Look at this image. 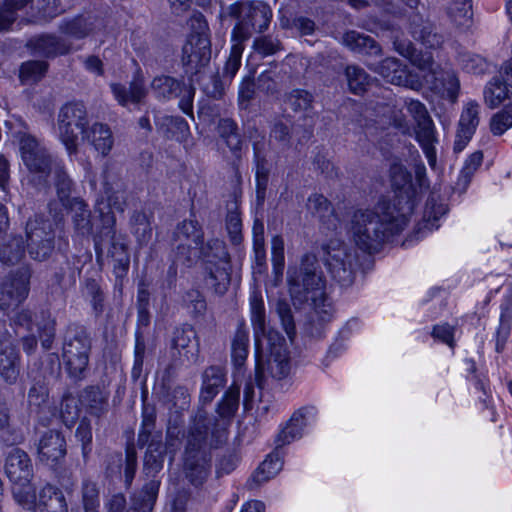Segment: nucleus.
Listing matches in <instances>:
<instances>
[{
	"label": "nucleus",
	"instance_id": "obj_1",
	"mask_svg": "<svg viewBox=\"0 0 512 512\" xmlns=\"http://www.w3.org/2000/svg\"><path fill=\"white\" fill-rule=\"evenodd\" d=\"M288 284L294 302L309 303L312 307L307 331L319 337L323 325L332 319L334 308L326 294V280L315 255L305 254L299 268L288 271Z\"/></svg>",
	"mask_w": 512,
	"mask_h": 512
},
{
	"label": "nucleus",
	"instance_id": "obj_61",
	"mask_svg": "<svg viewBox=\"0 0 512 512\" xmlns=\"http://www.w3.org/2000/svg\"><path fill=\"white\" fill-rule=\"evenodd\" d=\"M345 75L352 93L362 94L366 90L369 76L364 69L354 65L347 66Z\"/></svg>",
	"mask_w": 512,
	"mask_h": 512
},
{
	"label": "nucleus",
	"instance_id": "obj_17",
	"mask_svg": "<svg viewBox=\"0 0 512 512\" xmlns=\"http://www.w3.org/2000/svg\"><path fill=\"white\" fill-rule=\"evenodd\" d=\"M408 112L416 122V139L423 149L432 169L436 168L437 157L434 143L437 141L435 136V127L428 111L423 103L418 100H410L407 103Z\"/></svg>",
	"mask_w": 512,
	"mask_h": 512
},
{
	"label": "nucleus",
	"instance_id": "obj_64",
	"mask_svg": "<svg viewBox=\"0 0 512 512\" xmlns=\"http://www.w3.org/2000/svg\"><path fill=\"white\" fill-rule=\"evenodd\" d=\"M252 48L262 57L271 56L283 50L281 41L272 35L256 37L253 41Z\"/></svg>",
	"mask_w": 512,
	"mask_h": 512
},
{
	"label": "nucleus",
	"instance_id": "obj_42",
	"mask_svg": "<svg viewBox=\"0 0 512 512\" xmlns=\"http://www.w3.org/2000/svg\"><path fill=\"white\" fill-rule=\"evenodd\" d=\"M172 243H195L202 245L203 231L195 220H184L179 223L173 232Z\"/></svg>",
	"mask_w": 512,
	"mask_h": 512
},
{
	"label": "nucleus",
	"instance_id": "obj_32",
	"mask_svg": "<svg viewBox=\"0 0 512 512\" xmlns=\"http://www.w3.org/2000/svg\"><path fill=\"white\" fill-rule=\"evenodd\" d=\"M239 398L240 387L232 385L217 404L216 412L220 420L207 414L208 418L215 420L220 426L225 427L226 435L228 434L227 427L238 410Z\"/></svg>",
	"mask_w": 512,
	"mask_h": 512
},
{
	"label": "nucleus",
	"instance_id": "obj_55",
	"mask_svg": "<svg viewBox=\"0 0 512 512\" xmlns=\"http://www.w3.org/2000/svg\"><path fill=\"white\" fill-rule=\"evenodd\" d=\"M13 484L12 494L14 500L24 509L29 511H36L37 496L29 482H19Z\"/></svg>",
	"mask_w": 512,
	"mask_h": 512
},
{
	"label": "nucleus",
	"instance_id": "obj_12",
	"mask_svg": "<svg viewBox=\"0 0 512 512\" xmlns=\"http://www.w3.org/2000/svg\"><path fill=\"white\" fill-rule=\"evenodd\" d=\"M324 262L332 278L342 287H349L355 280L357 254L348 244L330 240L323 247Z\"/></svg>",
	"mask_w": 512,
	"mask_h": 512
},
{
	"label": "nucleus",
	"instance_id": "obj_9",
	"mask_svg": "<svg viewBox=\"0 0 512 512\" xmlns=\"http://www.w3.org/2000/svg\"><path fill=\"white\" fill-rule=\"evenodd\" d=\"M410 61L423 72L424 81L432 91L452 102L456 101L460 84L452 69L435 63L430 53L415 51Z\"/></svg>",
	"mask_w": 512,
	"mask_h": 512
},
{
	"label": "nucleus",
	"instance_id": "obj_16",
	"mask_svg": "<svg viewBox=\"0 0 512 512\" xmlns=\"http://www.w3.org/2000/svg\"><path fill=\"white\" fill-rule=\"evenodd\" d=\"M151 90L158 100L168 101L180 98L179 108L186 115H193L195 88L192 83L186 84L181 79L169 75H159L152 80Z\"/></svg>",
	"mask_w": 512,
	"mask_h": 512
},
{
	"label": "nucleus",
	"instance_id": "obj_63",
	"mask_svg": "<svg viewBox=\"0 0 512 512\" xmlns=\"http://www.w3.org/2000/svg\"><path fill=\"white\" fill-rule=\"evenodd\" d=\"M458 62L467 73L483 74L487 70L486 60L482 56L471 52H460Z\"/></svg>",
	"mask_w": 512,
	"mask_h": 512
},
{
	"label": "nucleus",
	"instance_id": "obj_51",
	"mask_svg": "<svg viewBox=\"0 0 512 512\" xmlns=\"http://www.w3.org/2000/svg\"><path fill=\"white\" fill-rule=\"evenodd\" d=\"M156 423V410L153 406L144 405L142 411V423L138 434V445L145 446L153 437L161 436L153 435Z\"/></svg>",
	"mask_w": 512,
	"mask_h": 512
},
{
	"label": "nucleus",
	"instance_id": "obj_33",
	"mask_svg": "<svg viewBox=\"0 0 512 512\" xmlns=\"http://www.w3.org/2000/svg\"><path fill=\"white\" fill-rule=\"evenodd\" d=\"M104 197L97 199L95 203V212L99 214L101 226H104L105 217L111 215L115 218L113 210L124 212L126 207L125 187L114 188L111 191H104Z\"/></svg>",
	"mask_w": 512,
	"mask_h": 512
},
{
	"label": "nucleus",
	"instance_id": "obj_27",
	"mask_svg": "<svg viewBox=\"0 0 512 512\" xmlns=\"http://www.w3.org/2000/svg\"><path fill=\"white\" fill-rule=\"evenodd\" d=\"M18 375L19 353L10 339H0V376L8 384H13Z\"/></svg>",
	"mask_w": 512,
	"mask_h": 512
},
{
	"label": "nucleus",
	"instance_id": "obj_34",
	"mask_svg": "<svg viewBox=\"0 0 512 512\" xmlns=\"http://www.w3.org/2000/svg\"><path fill=\"white\" fill-rule=\"evenodd\" d=\"M82 139L92 145L102 156H107L110 153L114 143L109 126L99 122H95L88 127Z\"/></svg>",
	"mask_w": 512,
	"mask_h": 512
},
{
	"label": "nucleus",
	"instance_id": "obj_25",
	"mask_svg": "<svg viewBox=\"0 0 512 512\" xmlns=\"http://www.w3.org/2000/svg\"><path fill=\"white\" fill-rule=\"evenodd\" d=\"M367 66L391 84L405 86L409 82V72L406 65H403L396 58L387 57L377 63L369 62Z\"/></svg>",
	"mask_w": 512,
	"mask_h": 512
},
{
	"label": "nucleus",
	"instance_id": "obj_49",
	"mask_svg": "<svg viewBox=\"0 0 512 512\" xmlns=\"http://www.w3.org/2000/svg\"><path fill=\"white\" fill-rule=\"evenodd\" d=\"M175 250L174 262L191 267L201 256V246L195 243H172Z\"/></svg>",
	"mask_w": 512,
	"mask_h": 512
},
{
	"label": "nucleus",
	"instance_id": "obj_5",
	"mask_svg": "<svg viewBox=\"0 0 512 512\" xmlns=\"http://www.w3.org/2000/svg\"><path fill=\"white\" fill-rule=\"evenodd\" d=\"M200 259L204 265L206 286L218 295H224L231 282V257L224 241L210 239L202 242Z\"/></svg>",
	"mask_w": 512,
	"mask_h": 512
},
{
	"label": "nucleus",
	"instance_id": "obj_40",
	"mask_svg": "<svg viewBox=\"0 0 512 512\" xmlns=\"http://www.w3.org/2000/svg\"><path fill=\"white\" fill-rule=\"evenodd\" d=\"M249 333L244 323H240L231 342V358L235 367L241 368L248 356Z\"/></svg>",
	"mask_w": 512,
	"mask_h": 512
},
{
	"label": "nucleus",
	"instance_id": "obj_53",
	"mask_svg": "<svg viewBox=\"0 0 512 512\" xmlns=\"http://www.w3.org/2000/svg\"><path fill=\"white\" fill-rule=\"evenodd\" d=\"M48 69L45 61L31 60L20 66L19 78L23 84H32L40 81Z\"/></svg>",
	"mask_w": 512,
	"mask_h": 512
},
{
	"label": "nucleus",
	"instance_id": "obj_35",
	"mask_svg": "<svg viewBox=\"0 0 512 512\" xmlns=\"http://www.w3.org/2000/svg\"><path fill=\"white\" fill-rule=\"evenodd\" d=\"M315 411L314 407H303L293 413L288 425L278 434V446L289 444L302 437V432L307 425L306 416Z\"/></svg>",
	"mask_w": 512,
	"mask_h": 512
},
{
	"label": "nucleus",
	"instance_id": "obj_38",
	"mask_svg": "<svg viewBox=\"0 0 512 512\" xmlns=\"http://www.w3.org/2000/svg\"><path fill=\"white\" fill-rule=\"evenodd\" d=\"M193 340H196V332L191 326L177 328L173 334L172 346L179 353L183 350L188 361H195L199 349L198 343H193Z\"/></svg>",
	"mask_w": 512,
	"mask_h": 512
},
{
	"label": "nucleus",
	"instance_id": "obj_46",
	"mask_svg": "<svg viewBox=\"0 0 512 512\" xmlns=\"http://www.w3.org/2000/svg\"><path fill=\"white\" fill-rule=\"evenodd\" d=\"M447 212V205L438 202L435 195H430L426 201L425 210L423 214V227L430 231H432L433 229H437L439 227L437 221Z\"/></svg>",
	"mask_w": 512,
	"mask_h": 512
},
{
	"label": "nucleus",
	"instance_id": "obj_54",
	"mask_svg": "<svg viewBox=\"0 0 512 512\" xmlns=\"http://www.w3.org/2000/svg\"><path fill=\"white\" fill-rule=\"evenodd\" d=\"M72 209L74 211L73 223L75 229L82 235L89 234L92 231V223L88 205L81 199H74Z\"/></svg>",
	"mask_w": 512,
	"mask_h": 512
},
{
	"label": "nucleus",
	"instance_id": "obj_62",
	"mask_svg": "<svg viewBox=\"0 0 512 512\" xmlns=\"http://www.w3.org/2000/svg\"><path fill=\"white\" fill-rule=\"evenodd\" d=\"M270 145H277L281 149H287L291 145V127L288 122L276 121L270 131Z\"/></svg>",
	"mask_w": 512,
	"mask_h": 512
},
{
	"label": "nucleus",
	"instance_id": "obj_41",
	"mask_svg": "<svg viewBox=\"0 0 512 512\" xmlns=\"http://www.w3.org/2000/svg\"><path fill=\"white\" fill-rule=\"evenodd\" d=\"M52 179L53 184L56 188L57 196L62 204H66L69 201L74 182L68 175L64 164L60 161L54 165V168L50 172L49 179Z\"/></svg>",
	"mask_w": 512,
	"mask_h": 512
},
{
	"label": "nucleus",
	"instance_id": "obj_29",
	"mask_svg": "<svg viewBox=\"0 0 512 512\" xmlns=\"http://www.w3.org/2000/svg\"><path fill=\"white\" fill-rule=\"evenodd\" d=\"M226 375L220 366H209L202 373V385L199 400L203 404L212 402L220 389L224 387Z\"/></svg>",
	"mask_w": 512,
	"mask_h": 512
},
{
	"label": "nucleus",
	"instance_id": "obj_44",
	"mask_svg": "<svg viewBox=\"0 0 512 512\" xmlns=\"http://www.w3.org/2000/svg\"><path fill=\"white\" fill-rule=\"evenodd\" d=\"M250 312L255 341L258 344L260 336L266 331V313L262 296L256 291L250 296Z\"/></svg>",
	"mask_w": 512,
	"mask_h": 512
},
{
	"label": "nucleus",
	"instance_id": "obj_21",
	"mask_svg": "<svg viewBox=\"0 0 512 512\" xmlns=\"http://www.w3.org/2000/svg\"><path fill=\"white\" fill-rule=\"evenodd\" d=\"M39 460L47 465H53L66 454V441L57 430L46 431L40 438L38 447Z\"/></svg>",
	"mask_w": 512,
	"mask_h": 512
},
{
	"label": "nucleus",
	"instance_id": "obj_14",
	"mask_svg": "<svg viewBox=\"0 0 512 512\" xmlns=\"http://www.w3.org/2000/svg\"><path fill=\"white\" fill-rule=\"evenodd\" d=\"M144 456L143 473L149 479L139 492L143 496L144 511L153 509L157 500L161 480L158 474L163 469L167 449L162 443L161 436L153 437Z\"/></svg>",
	"mask_w": 512,
	"mask_h": 512
},
{
	"label": "nucleus",
	"instance_id": "obj_59",
	"mask_svg": "<svg viewBox=\"0 0 512 512\" xmlns=\"http://www.w3.org/2000/svg\"><path fill=\"white\" fill-rule=\"evenodd\" d=\"M132 233L139 243H147L152 235V228L144 212L135 211L130 220Z\"/></svg>",
	"mask_w": 512,
	"mask_h": 512
},
{
	"label": "nucleus",
	"instance_id": "obj_26",
	"mask_svg": "<svg viewBox=\"0 0 512 512\" xmlns=\"http://www.w3.org/2000/svg\"><path fill=\"white\" fill-rule=\"evenodd\" d=\"M110 88L115 99L122 106H127L130 103L139 104L147 95L144 78L139 73L134 75L128 87L120 83H113Z\"/></svg>",
	"mask_w": 512,
	"mask_h": 512
},
{
	"label": "nucleus",
	"instance_id": "obj_4",
	"mask_svg": "<svg viewBox=\"0 0 512 512\" xmlns=\"http://www.w3.org/2000/svg\"><path fill=\"white\" fill-rule=\"evenodd\" d=\"M61 357L67 376L74 382L86 379L89 372L92 337L80 324H69L61 337Z\"/></svg>",
	"mask_w": 512,
	"mask_h": 512
},
{
	"label": "nucleus",
	"instance_id": "obj_13",
	"mask_svg": "<svg viewBox=\"0 0 512 512\" xmlns=\"http://www.w3.org/2000/svg\"><path fill=\"white\" fill-rule=\"evenodd\" d=\"M18 11L30 20H37L54 18L63 9L58 0H5L0 6V32L10 28Z\"/></svg>",
	"mask_w": 512,
	"mask_h": 512
},
{
	"label": "nucleus",
	"instance_id": "obj_28",
	"mask_svg": "<svg viewBox=\"0 0 512 512\" xmlns=\"http://www.w3.org/2000/svg\"><path fill=\"white\" fill-rule=\"evenodd\" d=\"M156 129L168 140L185 142L190 136L187 121L180 116L162 115L155 118Z\"/></svg>",
	"mask_w": 512,
	"mask_h": 512
},
{
	"label": "nucleus",
	"instance_id": "obj_23",
	"mask_svg": "<svg viewBox=\"0 0 512 512\" xmlns=\"http://www.w3.org/2000/svg\"><path fill=\"white\" fill-rule=\"evenodd\" d=\"M5 473L12 483L29 482L32 463L28 454L19 448H13L6 458Z\"/></svg>",
	"mask_w": 512,
	"mask_h": 512
},
{
	"label": "nucleus",
	"instance_id": "obj_60",
	"mask_svg": "<svg viewBox=\"0 0 512 512\" xmlns=\"http://www.w3.org/2000/svg\"><path fill=\"white\" fill-rule=\"evenodd\" d=\"M285 243L280 235H275L271 240V261L273 273L276 278L283 275L285 267Z\"/></svg>",
	"mask_w": 512,
	"mask_h": 512
},
{
	"label": "nucleus",
	"instance_id": "obj_57",
	"mask_svg": "<svg viewBox=\"0 0 512 512\" xmlns=\"http://www.w3.org/2000/svg\"><path fill=\"white\" fill-rule=\"evenodd\" d=\"M231 41L233 44L223 70V77L228 80H232L238 72L241 66V58L245 47V42L240 40Z\"/></svg>",
	"mask_w": 512,
	"mask_h": 512
},
{
	"label": "nucleus",
	"instance_id": "obj_18",
	"mask_svg": "<svg viewBox=\"0 0 512 512\" xmlns=\"http://www.w3.org/2000/svg\"><path fill=\"white\" fill-rule=\"evenodd\" d=\"M391 185L397 193L392 204L396 205V211L405 214V218L409 219V215L413 210V199L416 196V187L412 180L411 173L400 163H393L390 167Z\"/></svg>",
	"mask_w": 512,
	"mask_h": 512
},
{
	"label": "nucleus",
	"instance_id": "obj_11",
	"mask_svg": "<svg viewBox=\"0 0 512 512\" xmlns=\"http://www.w3.org/2000/svg\"><path fill=\"white\" fill-rule=\"evenodd\" d=\"M88 129L86 106L80 101L64 104L57 117V132L69 155L78 152V132L83 136Z\"/></svg>",
	"mask_w": 512,
	"mask_h": 512
},
{
	"label": "nucleus",
	"instance_id": "obj_58",
	"mask_svg": "<svg viewBox=\"0 0 512 512\" xmlns=\"http://www.w3.org/2000/svg\"><path fill=\"white\" fill-rule=\"evenodd\" d=\"M307 209L313 215H316L321 221L334 218L333 208L331 203L322 194H313L308 198Z\"/></svg>",
	"mask_w": 512,
	"mask_h": 512
},
{
	"label": "nucleus",
	"instance_id": "obj_50",
	"mask_svg": "<svg viewBox=\"0 0 512 512\" xmlns=\"http://www.w3.org/2000/svg\"><path fill=\"white\" fill-rule=\"evenodd\" d=\"M447 15L456 26L467 24L472 17V0H450Z\"/></svg>",
	"mask_w": 512,
	"mask_h": 512
},
{
	"label": "nucleus",
	"instance_id": "obj_2",
	"mask_svg": "<svg viewBox=\"0 0 512 512\" xmlns=\"http://www.w3.org/2000/svg\"><path fill=\"white\" fill-rule=\"evenodd\" d=\"M225 442V427L208 418L204 409H198L190 422L183 453V473L191 485L200 487L205 483L212 469L211 450Z\"/></svg>",
	"mask_w": 512,
	"mask_h": 512
},
{
	"label": "nucleus",
	"instance_id": "obj_31",
	"mask_svg": "<svg viewBox=\"0 0 512 512\" xmlns=\"http://www.w3.org/2000/svg\"><path fill=\"white\" fill-rule=\"evenodd\" d=\"M341 43L354 53L379 56L381 55V47L369 35L356 30H349L341 37Z\"/></svg>",
	"mask_w": 512,
	"mask_h": 512
},
{
	"label": "nucleus",
	"instance_id": "obj_7",
	"mask_svg": "<svg viewBox=\"0 0 512 512\" xmlns=\"http://www.w3.org/2000/svg\"><path fill=\"white\" fill-rule=\"evenodd\" d=\"M116 218L111 215L105 217L104 226L94 236L96 261L102 265L106 256L113 261V273L117 279L126 276L130 266V255L124 237L116 233Z\"/></svg>",
	"mask_w": 512,
	"mask_h": 512
},
{
	"label": "nucleus",
	"instance_id": "obj_37",
	"mask_svg": "<svg viewBox=\"0 0 512 512\" xmlns=\"http://www.w3.org/2000/svg\"><path fill=\"white\" fill-rule=\"evenodd\" d=\"M283 468V460L280 457L278 450H275L267 456V458L260 464L258 469L252 474L248 485L251 489L267 482L269 479L276 476Z\"/></svg>",
	"mask_w": 512,
	"mask_h": 512
},
{
	"label": "nucleus",
	"instance_id": "obj_56",
	"mask_svg": "<svg viewBox=\"0 0 512 512\" xmlns=\"http://www.w3.org/2000/svg\"><path fill=\"white\" fill-rule=\"evenodd\" d=\"M276 312L288 338L293 341L296 336V324L294 313L288 301L284 299L278 300L276 303Z\"/></svg>",
	"mask_w": 512,
	"mask_h": 512
},
{
	"label": "nucleus",
	"instance_id": "obj_3",
	"mask_svg": "<svg viewBox=\"0 0 512 512\" xmlns=\"http://www.w3.org/2000/svg\"><path fill=\"white\" fill-rule=\"evenodd\" d=\"M408 222L404 213L396 211L395 204L383 198L374 209L354 211L350 231L358 248L371 254L378 251L390 236L401 232Z\"/></svg>",
	"mask_w": 512,
	"mask_h": 512
},
{
	"label": "nucleus",
	"instance_id": "obj_15",
	"mask_svg": "<svg viewBox=\"0 0 512 512\" xmlns=\"http://www.w3.org/2000/svg\"><path fill=\"white\" fill-rule=\"evenodd\" d=\"M27 249L36 261L47 260L55 247L53 223L42 215H34L26 222Z\"/></svg>",
	"mask_w": 512,
	"mask_h": 512
},
{
	"label": "nucleus",
	"instance_id": "obj_10",
	"mask_svg": "<svg viewBox=\"0 0 512 512\" xmlns=\"http://www.w3.org/2000/svg\"><path fill=\"white\" fill-rule=\"evenodd\" d=\"M21 159L33 175L32 181L41 187H49L50 172L60 160L53 158L48 150L33 136L23 134L19 140Z\"/></svg>",
	"mask_w": 512,
	"mask_h": 512
},
{
	"label": "nucleus",
	"instance_id": "obj_52",
	"mask_svg": "<svg viewBox=\"0 0 512 512\" xmlns=\"http://www.w3.org/2000/svg\"><path fill=\"white\" fill-rule=\"evenodd\" d=\"M41 317V321L37 323L41 346L45 350H50L56 336V320L48 311H42Z\"/></svg>",
	"mask_w": 512,
	"mask_h": 512
},
{
	"label": "nucleus",
	"instance_id": "obj_39",
	"mask_svg": "<svg viewBox=\"0 0 512 512\" xmlns=\"http://www.w3.org/2000/svg\"><path fill=\"white\" fill-rule=\"evenodd\" d=\"M93 29L92 18L82 15L71 19H63L59 24L60 33L78 40L87 37Z\"/></svg>",
	"mask_w": 512,
	"mask_h": 512
},
{
	"label": "nucleus",
	"instance_id": "obj_8",
	"mask_svg": "<svg viewBox=\"0 0 512 512\" xmlns=\"http://www.w3.org/2000/svg\"><path fill=\"white\" fill-rule=\"evenodd\" d=\"M190 34L183 46L182 63L187 74H198L211 59V41L208 23L199 13H193L189 19Z\"/></svg>",
	"mask_w": 512,
	"mask_h": 512
},
{
	"label": "nucleus",
	"instance_id": "obj_6",
	"mask_svg": "<svg viewBox=\"0 0 512 512\" xmlns=\"http://www.w3.org/2000/svg\"><path fill=\"white\" fill-rule=\"evenodd\" d=\"M229 14L236 19L231 40L246 42L254 33H264L272 20L271 7L261 1L238 2L230 6Z\"/></svg>",
	"mask_w": 512,
	"mask_h": 512
},
{
	"label": "nucleus",
	"instance_id": "obj_47",
	"mask_svg": "<svg viewBox=\"0 0 512 512\" xmlns=\"http://www.w3.org/2000/svg\"><path fill=\"white\" fill-rule=\"evenodd\" d=\"M81 502L84 512H99L100 489L98 483L91 479H83L81 483Z\"/></svg>",
	"mask_w": 512,
	"mask_h": 512
},
{
	"label": "nucleus",
	"instance_id": "obj_48",
	"mask_svg": "<svg viewBox=\"0 0 512 512\" xmlns=\"http://www.w3.org/2000/svg\"><path fill=\"white\" fill-rule=\"evenodd\" d=\"M483 161V153L475 151L465 161L463 168L460 171L458 180L455 185V190L463 193L471 182V179Z\"/></svg>",
	"mask_w": 512,
	"mask_h": 512
},
{
	"label": "nucleus",
	"instance_id": "obj_19",
	"mask_svg": "<svg viewBox=\"0 0 512 512\" xmlns=\"http://www.w3.org/2000/svg\"><path fill=\"white\" fill-rule=\"evenodd\" d=\"M31 271L21 267L0 283V310L7 311L26 299L30 290Z\"/></svg>",
	"mask_w": 512,
	"mask_h": 512
},
{
	"label": "nucleus",
	"instance_id": "obj_22",
	"mask_svg": "<svg viewBox=\"0 0 512 512\" xmlns=\"http://www.w3.org/2000/svg\"><path fill=\"white\" fill-rule=\"evenodd\" d=\"M109 391L98 385L85 387L79 395V402L90 415L101 418L109 410Z\"/></svg>",
	"mask_w": 512,
	"mask_h": 512
},
{
	"label": "nucleus",
	"instance_id": "obj_36",
	"mask_svg": "<svg viewBox=\"0 0 512 512\" xmlns=\"http://www.w3.org/2000/svg\"><path fill=\"white\" fill-rule=\"evenodd\" d=\"M512 87L501 67L499 74L493 77L484 89V101L490 108H496L505 99L510 97V90Z\"/></svg>",
	"mask_w": 512,
	"mask_h": 512
},
{
	"label": "nucleus",
	"instance_id": "obj_43",
	"mask_svg": "<svg viewBox=\"0 0 512 512\" xmlns=\"http://www.w3.org/2000/svg\"><path fill=\"white\" fill-rule=\"evenodd\" d=\"M25 253L22 236H9L0 244V261L6 265L18 263Z\"/></svg>",
	"mask_w": 512,
	"mask_h": 512
},
{
	"label": "nucleus",
	"instance_id": "obj_24",
	"mask_svg": "<svg viewBox=\"0 0 512 512\" xmlns=\"http://www.w3.org/2000/svg\"><path fill=\"white\" fill-rule=\"evenodd\" d=\"M27 46L37 55L55 57L71 51L72 45L65 39L52 34H43L31 38Z\"/></svg>",
	"mask_w": 512,
	"mask_h": 512
},
{
	"label": "nucleus",
	"instance_id": "obj_30",
	"mask_svg": "<svg viewBox=\"0 0 512 512\" xmlns=\"http://www.w3.org/2000/svg\"><path fill=\"white\" fill-rule=\"evenodd\" d=\"M68 512V505L63 492L56 486L46 483L38 492L36 511Z\"/></svg>",
	"mask_w": 512,
	"mask_h": 512
},
{
	"label": "nucleus",
	"instance_id": "obj_45",
	"mask_svg": "<svg viewBox=\"0 0 512 512\" xmlns=\"http://www.w3.org/2000/svg\"><path fill=\"white\" fill-rule=\"evenodd\" d=\"M512 327V303L506 301L501 305L499 326L496 331V351L501 353L510 336Z\"/></svg>",
	"mask_w": 512,
	"mask_h": 512
},
{
	"label": "nucleus",
	"instance_id": "obj_20",
	"mask_svg": "<svg viewBox=\"0 0 512 512\" xmlns=\"http://www.w3.org/2000/svg\"><path fill=\"white\" fill-rule=\"evenodd\" d=\"M479 125V104L470 101L462 110L458 122L457 133L454 141V152L459 153L472 139Z\"/></svg>",
	"mask_w": 512,
	"mask_h": 512
}]
</instances>
